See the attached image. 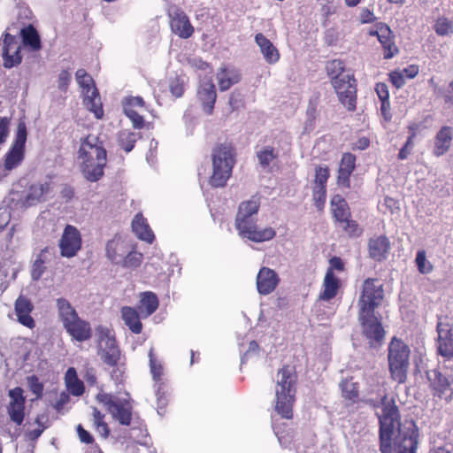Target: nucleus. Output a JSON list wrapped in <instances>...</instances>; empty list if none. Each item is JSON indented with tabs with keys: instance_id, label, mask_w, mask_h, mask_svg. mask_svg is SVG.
<instances>
[{
	"instance_id": "1",
	"label": "nucleus",
	"mask_w": 453,
	"mask_h": 453,
	"mask_svg": "<svg viewBox=\"0 0 453 453\" xmlns=\"http://www.w3.org/2000/svg\"><path fill=\"white\" fill-rule=\"evenodd\" d=\"M259 207L260 198L257 196H253L250 199L240 203L235 217V228L240 236L254 242L270 241L276 235V231L271 226L263 229L257 227L252 216L258 212Z\"/></svg>"
},
{
	"instance_id": "2",
	"label": "nucleus",
	"mask_w": 453,
	"mask_h": 453,
	"mask_svg": "<svg viewBox=\"0 0 453 453\" xmlns=\"http://www.w3.org/2000/svg\"><path fill=\"white\" fill-rule=\"evenodd\" d=\"M365 403L374 409L381 405L382 412L381 414H377L379 419L380 451L381 453H392V441L395 430L396 426L401 423L400 411L395 399H388V395H384L380 402L369 399L365 400Z\"/></svg>"
},
{
	"instance_id": "3",
	"label": "nucleus",
	"mask_w": 453,
	"mask_h": 453,
	"mask_svg": "<svg viewBox=\"0 0 453 453\" xmlns=\"http://www.w3.org/2000/svg\"><path fill=\"white\" fill-rule=\"evenodd\" d=\"M79 157L82 160L81 172L88 181L95 182L103 177L107 153L97 136L88 134L81 141Z\"/></svg>"
},
{
	"instance_id": "4",
	"label": "nucleus",
	"mask_w": 453,
	"mask_h": 453,
	"mask_svg": "<svg viewBox=\"0 0 453 453\" xmlns=\"http://www.w3.org/2000/svg\"><path fill=\"white\" fill-rule=\"evenodd\" d=\"M212 173L209 183L213 188H223L230 179L236 163V151L230 142L217 144L211 153Z\"/></svg>"
},
{
	"instance_id": "5",
	"label": "nucleus",
	"mask_w": 453,
	"mask_h": 453,
	"mask_svg": "<svg viewBox=\"0 0 453 453\" xmlns=\"http://www.w3.org/2000/svg\"><path fill=\"white\" fill-rule=\"evenodd\" d=\"M58 319L65 332L76 342H83L92 337V327L90 323L82 319L71 303L59 297L56 300Z\"/></svg>"
},
{
	"instance_id": "6",
	"label": "nucleus",
	"mask_w": 453,
	"mask_h": 453,
	"mask_svg": "<svg viewBox=\"0 0 453 453\" xmlns=\"http://www.w3.org/2000/svg\"><path fill=\"white\" fill-rule=\"evenodd\" d=\"M410 348L401 339L394 337L388 352V362L390 378L398 384H403L407 380L409 369Z\"/></svg>"
},
{
	"instance_id": "7",
	"label": "nucleus",
	"mask_w": 453,
	"mask_h": 453,
	"mask_svg": "<svg viewBox=\"0 0 453 453\" xmlns=\"http://www.w3.org/2000/svg\"><path fill=\"white\" fill-rule=\"evenodd\" d=\"M75 76L77 83L82 88L84 105L89 111L94 113L97 119H103L104 115L103 104L93 78L85 69H78Z\"/></svg>"
},
{
	"instance_id": "8",
	"label": "nucleus",
	"mask_w": 453,
	"mask_h": 453,
	"mask_svg": "<svg viewBox=\"0 0 453 453\" xmlns=\"http://www.w3.org/2000/svg\"><path fill=\"white\" fill-rule=\"evenodd\" d=\"M96 398L120 425L131 424L133 407L129 401L107 393H99Z\"/></svg>"
},
{
	"instance_id": "9",
	"label": "nucleus",
	"mask_w": 453,
	"mask_h": 453,
	"mask_svg": "<svg viewBox=\"0 0 453 453\" xmlns=\"http://www.w3.org/2000/svg\"><path fill=\"white\" fill-rule=\"evenodd\" d=\"M384 298L383 285L376 278H367L364 280L358 298L359 311L375 312Z\"/></svg>"
},
{
	"instance_id": "10",
	"label": "nucleus",
	"mask_w": 453,
	"mask_h": 453,
	"mask_svg": "<svg viewBox=\"0 0 453 453\" xmlns=\"http://www.w3.org/2000/svg\"><path fill=\"white\" fill-rule=\"evenodd\" d=\"M339 102L349 111H355L357 101V82L353 73H347L344 78L331 84Z\"/></svg>"
},
{
	"instance_id": "11",
	"label": "nucleus",
	"mask_w": 453,
	"mask_h": 453,
	"mask_svg": "<svg viewBox=\"0 0 453 453\" xmlns=\"http://www.w3.org/2000/svg\"><path fill=\"white\" fill-rule=\"evenodd\" d=\"M398 435L395 442L398 453H416L418 445V428L413 420H406L396 426Z\"/></svg>"
},
{
	"instance_id": "12",
	"label": "nucleus",
	"mask_w": 453,
	"mask_h": 453,
	"mask_svg": "<svg viewBox=\"0 0 453 453\" xmlns=\"http://www.w3.org/2000/svg\"><path fill=\"white\" fill-rule=\"evenodd\" d=\"M368 35L377 37L382 48L384 59H391L399 54V48L395 43V35L388 25L377 23L376 28L370 29Z\"/></svg>"
},
{
	"instance_id": "13",
	"label": "nucleus",
	"mask_w": 453,
	"mask_h": 453,
	"mask_svg": "<svg viewBox=\"0 0 453 453\" xmlns=\"http://www.w3.org/2000/svg\"><path fill=\"white\" fill-rule=\"evenodd\" d=\"M437 353L446 359L453 358V325L447 320L439 319L436 325Z\"/></svg>"
},
{
	"instance_id": "14",
	"label": "nucleus",
	"mask_w": 453,
	"mask_h": 453,
	"mask_svg": "<svg viewBox=\"0 0 453 453\" xmlns=\"http://www.w3.org/2000/svg\"><path fill=\"white\" fill-rule=\"evenodd\" d=\"M358 319L363 327V333L371 344L380 343L383 341L385 331L374 312L359 311Z\"/></svg>"
},
{
	"instance_id": "15",
	"label": "nucleus",
	"mask_w": 453,
	"mask_h": 453,
	"mask_svg": "<svg viewBox=\"0 0 453 453\" xmlns=\"http://www.w3.org/2000/svg\"><path fill=\"white\" fill-rule=\"evenodd\" d=\"M426 377L429 382V388L434 398L445 399L449 401L451 399L450 393L452 388V380L445 376L440 370L433 369L426 372Z\"/></svg>"
},
{
	"instance_id": "16",
	"label": "nucleus",
	"mask_w": 453,
	"mask_h": 453,
	"mask_svg": "<svg viewBox=\"0 0 453 453\" xmlns=\"http://www.w3.org/2000/svg\"><path fill=\"white\" fill-rule=\"evenodd\" d=\"M27 141V129L25 126L19 125L13 144L4 156V165L11 171L16 168L24 159L25 143Z\"/></svg>"
},
{
	"instance_id": "17",
	"label": "nucleus",
	"mask_w": 453,
	"mask_h": 453,
	"mask_svg": "<svg viewBox=\"0 0 453 453\" xmlns=\"http://www.w3.org/2000/svg\"><path fill=\"white\" fill-rule=\"evenodd\" d=\"M20 387H16L8 392L10 402L6 407L11 421L20 426L25 418L26 397Z\"/></svg>"
},
{
	"instance_id": "18",
	"label": "nucleus",
	"mask_w": 453,
	"mask_h": 453,
	"mask_svg": "<svg viewBox=\"0 0 453 453\" xmlns=\"http://www.w3.org/2000/svg\"><path fill=\"white\" fill-rule=\"evenodd\" d=\"M59 248L62 257H73L81 248V237L79 230L67 225L59 241Z\"/></svg>"
},
{
	"instance_id": "19",
	"label": "nucleus",
	"mask_w": 453,
	"mask_h": 453,
	"mask_svg": "<svg viewBox=\"0 0 453 453\" xmlns=\"http://www.w3.org/2000/svg\"><path fill=\"white\" fill-rule=\"evenodd\" d=\"M297 372L291 365H284L277 372L275 394H296Z\"/></svg>"
},
{
	"instance_id": "20",
	"label": "nucleus",
	"mask_w": 453,
	"mask_h": 453,
	"mask_svg": "<svg viewBox=\"0 0 453 453\" xmlns=\"http://www.w3.org/2000/svg\"><path fill=\"white\" fill-rule=\"evenodd\" d=\"M169 25L172 32L181 39L190 38L194 32L188 16L180 9L177 8L169 13Z\"/></svg>"
},
{
	"instance_id": "21",
	"label": "nucleus",
	"mask_w": 453,
	"mask_h": 453,
	"mask_svg": "<svg viewBox=\"0 0 453 453\" xmlns=\"http://www.w3.org/2000/svg\"><path fill=\"white\" fill-rule=\"evenodd\" d=\"M99 340L104 342L105 349L102 350L101 358L106 365L116 366L120 358V350L117 345L116 340L111 335L108 328L100 327Z\"/></svg>"
},
{
	"instance_id": "22",
	"label": "nucleus",
	"mask_w": 453,
	"mask_h": 453,
	"mask_svg": "<svg viewBox=\"0 0 453 453\" xmlns=\"http://www.w3.org/2000/svg\"><path fill=\"white\" fill-rule=\"evenodd\" d=\"M2 55L5 68H12L21 62L20 45L14 35L8 33L4 35L2 42Z\"/></svg>"
},
{
	"instance_id": "23",
	"label": "nucleus",
	"mask_w": 453,
	"mask_h": 453,
	"mask_svg": "<svg viewBox=\"0 0 453 453\" xmlns=\"http://www.w3.org/2000/svg\"><path fill=\"white\" fill-rule=\"evenodd\" d=\"M130 248L131 245L126 238L119 234H115L106 243V257L112 264L119 265Z\"/></svg>"
},
{
	"instance_id": "24",
	"label": "nucleus",
	"mask_w": 453,
	"mask_h": 453,
	"mask_svg": "<svg viewBox=\"0 0 453 453\" xmlns=\"http://www.w3.org/2000/svg\"><path fill=\"white\" fill-rule=\"evenodd\" d=\"M356 156L350 152L342 154L337 171V185L344 188H350V176L356 169Z\"/></svg>"
},
{
	"instance_id": "25",
	"label": "nucleus",
	"mask_w": 453,
	"mask_h": 453,
	"mask_svg": "<svg viewBox=\"0 0 453 453\" xmlns=\"http://www.w3.org/2000/svg\"><path fill=\"white\" fill-rule=\"evenodd\" d=\"M14 311L19 324L29 329L35 327V321L31 316L34 304L28 297L20 295L15 301Z\"/></svg>"
},
{
	"instance_id": "26",
	"label": "nucleus",
	"mask_w": 453,
	"mask_h": 453,
	"mask_svg": "<svg viewBox=\"0 0 453 453\" xmlns=\"http://www.w3.org/2000/svg\"><path fill=\"white\" fill-rule=\"evenodd\" d=\"M453 143V129L451 127L443 126L435 134L433 145V155L441 157L449 151Z\"/></svg>"
},
{
	"instance_id": "27",
	"label": "nucleus",
	"mask_w": 453,
	"mask_h": 453,
	"mask_svg": "<svg viewBox=\"0 0 453 453\" xmlns=\"http://www.w3.org/2000/svg\"><path fill=\"white\" fill-rule=\"evenodd\" d=\"M197 97L202 104L203 111L211 114L217 98L216 88L211 79L203 81L198 88Z\"/></svg>"
},
{
	"instance_id": "28",
	"label": "nucleus",
	"mask_w": 453,
	"mask_h": 453,
	"mask_svg": "<svg viewBox=\"0 0 453 453\" xmlns=\"http://www.w3.org/2000/svg\"><path fill=\"white\" fill-rule=\"evenodd\" d=\"M280 279L277 273L268 267H262L257 276V288L261 295H268L272 293L276 287Z\"/></svg>"
},
{
	"instance_id": "29",
	"label": "nucleus",
	"mask_w": 453,
	"mask_h": 453,
	"mask_svg": "<svg viewBox=\"0 0 453 453\" xmlns=\"http://www.w3.org/2000/svg\"><path fill=\"white\" fill-rule=\"evenodd\" d=\"M342 288L341 280L331 270H326L323 283L322 289L319 294V300L328 302L334 299Z\"/></svg>"
},
{
	"instance_id": "30",
	"label": "nucleus",
	"mask_w": 453,
	"mask_h": 453,
	"mask_svg": "<svg viewBox=\"0 0 453 453\" xmlns=\"http://www.w3.org/2000/svg\"><path fill=\"white\" fill-rule=\"evenodd\" d=\"M390 250V242L386 235H379L368 241V253L371 258L381 262L385 260Z\"/></svg>"
},
{
	"instance_id": "31",
	"label": "nucleus",
	"mask_w": 453,
	"mask_h": 453,
	"mask_svg": "<svg viewBox=\"0 0 453 453\" xmlns=\"http://www.w3.org/2000/svg\"><path fill=\"white\" fill-rule=\"evenodd\" d=\"M296 394H275V411L285 419L294 418V405Z\"/></svg>"
},
{
	"instance_id": "32",
	"label": "nucleus",
	"mask_w": 453,
	"mask_h": 453,
	"mask_svg": "<svg viewBox=\"0 0 453 453\" xmlns=\"http://www.w3.org/2000/svg\"><path fill=\"white\" fill-rule=\"evenodd\" d=\"M132 229L136 236L150 244L155 240L153 231L142 213H137L132 221Z\"/></svg>"
},
{
	"instance_id": "33",
	"label": "nucleus",
	"mask_w": 453,
	"mask_h": 453,
	"mask_svg": "<svg viewBox=\"0 0 453 453\" xmlns=\"http://www.w3.org/2000/svg\"><path fill=\"white\" fill-rule=\"evenodd\" d=\"M255 42L259 46L261 53L269 64H275L280 59V52L273 42L262 33L255 36Z\"/></svg>"
},
{
	"instance_id": "34",
	"label": "nucleus",
	"mask_w": 453,
	"mask_h": 453,
	"mask_svg": "<svg viewBox=\"0 0 453 453\" xmlns=\"http://www.w3.org/2000/svg\"><path fill=\"white\" fill-rule=\"evenodd\" d=\"M330 211L335 224L351 215V210L347 201L339 194L332 196L330 200Z\"/></svg>"
},
{
	"instance_id": "35",
	"label": "nucleus",
	"mask_w": 453,
	"mask_h": 453,
	"mask_svg": "<svg viewBox=\"0 0 453 453\" xmlns=\"http://www.w3.org/2000/svg\"><path fill=\"white\" fill-rule=\"evenodd\" d=\"M142 135L140 132L122 129L117 134V143L126 153H129L134 148L136 142L142 139Z\"/></svg>"
},
{
	"instance_id": "36",
	"label": "nucleus",
	"mask_w": 453,
	"mask_h": 453,
	"mask_svg": "<svg viewBox=\"0 0 453 453\" xmlns=\"http://www.w3.org/2000/svg\"><path fill=\"white\" fill-rule=\"evenodd\" d=\"M120 311L121 318L129 330L135 334H141L142 331V323L140 320L138 311L130 306L122 307Z\"/></svg>"
},
{
	"instance_id": "37",
	"label": "nucleus",
	"mask_w": 453,
	"mask_h": 453,
	"mask_svg": "<svg viewBox=\"0 0 453 453\" xmlns=\"http://www.w3.org/2000/svg\"><path fill=\"white\" fill-rule=\"evenodd\" d=\"M22 43L32 51H39L42 49L40 35L33 25H28L20 30Z\"/></svg>"
},
{
	"instance_id": "38",
	"label": "nucleus",
	"mask_w": 453,
	"mask_h": 453,
	"mask_svg": "<svg viewBox=\"0 0 453 453\" xmlns=\"http://www.w3.org/2000/svg\"><path fill=\"white\" fill-rule=\"evenodd\" d=\"M65 383L67 390L75 396L83 395L85 387L83 382L78 378L74 367H69L65 374Z\"/></svg>"
},
{
	"instance_id": "39",
	"label": "nucleus",
	"mask_w": 453,
	"mask_h": 453,
	"mask_svg": "<svg viewBox=\"0 0 453 453\" xmlns=\"http://www.w3.org/2000/svg\"><path fill=\"white\" fill-rule=\"evenodd\" d=\"M241 73L237 70L221 68L218 73V83L221 91L229 89L241 81Z\"/></svg>"
},
{
	"instance_id": "40",
	"label": "nucleus",
	"mask_w": 453,
	"mask_h": 453,
	"mask_svg": "<svg viewBox=\"0 0 453 453\" xmlns=\"http://www.w3.org/2000/svg\"><path fill=\"white\" fill-rule=\"evenodd\" d=\"M158 308V299L156 294L147 291L142 294L139 309L146 316L153 314Z\"/></svg>"
},
{
	"instance_id": "41",
	"label": "nucleus",
	"mask_w": 453,
	"mask_h": 453,
	"mask_svg": "<svg viewBox=\"0 0 453 453\" xmlns=\"http://www.w3.org/2000/svg\"><path fill=\"white\" fill-rule=\"evenodd\" d=\"M326 72L330 79V83L344 78L345 63L341 59H333L326 64Z\"/></svg>"
},
{
	"instance_id": "42",
	"label": "nucleus",
	"mask_w": 453,
	"mask_h": 453,
	"mask_svg": "<svg viewBox=\"0 0 453 453\" xmlns=\"http://www.w3.org/2000/svg\"><path fill=\"white\" fill-rule=\"evenodd\" d=\"M336 224L341 226L342 232L349 238H357L363 234V228L352 219V215L344 218V219L340 220Z\"/></svg>"
},
{
	"instance_id": "43",
	"label": "nucleus",
	"mask_w": 453,
	"mask_h": 453,
	"mask_svg": "<svg viewBox=\"0 0 453 453\" xmlns=\"http://www.w3.org/2000/svg\"><path fill=\"white\" fill-rule=\"evenodd\" d=\"M50 248L45 247L38 254L36 259L32 265L31 275L34 280H39L44 273L46 267L45 263L47 261L46 254L50 251Z\"/></svg>"
},
{
	"instance_id": "44",
	"label": "nucleus",
	"mask_w": 453,
	"mask_h": 453,
	"mask_svg": "<svg viewBox=\"0 0 453 453\" xmlns=\"http://www.w3.org/2000/svg\"><path fill=\"white\" fill-rule=\"evenodd\" d=\"M93 426L96 431L104 439L110 435V428L104 421V414H103L96 407L93 408Z\"/></svg>"
},
{
	"instance_id": "45",
	"label": "nucleus",
	"mask_w": 453,
	"mask_h": 453,
	"mask_svg": "<svg viewBox=\"0 0 453 453\" xmlns=\"http://www.w3.org/2000/svg\"><path fill=\"white\" fill-rule=\"evenodd\" d=\"M142 259V254L131 246L119 265L124 268H137L141 265Z\"/></svg>"
},
{
	"instance_id": "46",
	"label": "nucleus",
	"mask_w": 453,
	"mask_h": 453,
	"mask_svg": "<svg viewBox=\"0 0 453 453\" xmlns=\"http://www.w3.org/2000/svg\"><path fill=\"white\" fill-rule=\"evenodd\" d=\"M329 177L330 170L327 165L316 166L312 188H326Z\"/></svg>"
},
{
	"instance_id": "47",
	"label": "nucleus",
	"mask_w": 453,
	"mask_h": 453,
	"mask_svg": "<svg viewBox=\"0 0 453 453\" xmlns=\"http://www.w3.org/2000/svg\"><path fill=\"white\" fill-rule=\"evenodd\" d=\"M341 386L343 398L349 400L352 403H356L358 400L359 390L357 382H352L346 380L342 382Z\"/></svg>"
},
{
	"instance_id": "48",
	"label": "nucleus",
	"mask_w": 453,
	"mask_h": 453,
	"mask_svg": "<svg viewBox=\"0 0 453 453\" xmlns=\"http://www.w3.org/2000/svg\"><path fill=\"white\" fill-rule=\"evenodd\" d=\"M434 29L440 36H448L453 34V22L446 17L436 19Z\"/></svg>"
},
{
	"instance_id": "49",
	"label": "nucleus",
	"mask_w": 453,
	"mask_h": 453,
	"mask_svg": "<svg viewBox=\"0 0 453 453\" xmlns=\"http://www.w3.org/2000/svg\"><path fill=\"white\" fill-rule=\"evenodd\" d=\"M150 368L153 380L161 383L162 376L164 374L163 365L154 354V349L151 348L149 351Z\"/></svg>"
},
{
	"instance_id": "50",
	"label": "nucleus",
	"mask_w": 453,
	"mask_h": 453,
	"mask_svg": "<svg viewBox=\"0 0 453 453\" xmlns=\"http://www.w3.org/2000/svg\"><path fill=\"white\" fill-rule=\"evenodd\" d=\"M49 191V184L37 183L30 187L29 192L27 196L28 201H40L44 195Z\"/></svg>"
},
{
	"instance_id": "51",
	"label": "nucleus",
	"mask_w": 453,
	"mask_h": 453,
	"mask_svg": "<svg viewBox=\"0 0 453 453\" xmlns=\"http://www.w3.org/2000/svg\"><path fill=\"white\" fill-rule=\"evenodd\" d=\"M415 263L418 272L422 274H427L433 271V265L426 259V254L424 250H420L417 252Z\"/></svg>"
},
{
	"instance_id": "52",
	"label": "nucleus",
	"mask_w": 453,
	"mask_h": 453,
	"mask_svg": "<svg viewBox=\"0 0 453 453\" xmlns=\"http://www.w3.org/2000/svg\"><path fill=\"white\" fill-rule=\"evenodd\" d=\"M27 382L30 391L35 395V398H42L43 395L44 385L39 380V378L36 375L27 376Z\"/></svg>"
},
{
	"instance_id": "53",
	"label": "nucleus",
	"mask_w": 453,
	"mask_h": 453,
	"mask_svg": "<svg viewBox=\"0 0 453 453\" xmlns=\"http://www.w3.org/2000/svg\"><path fill=\"white\" fill-rule=\"evenodd\" d=\"M259 164L266 167L270 163L277 157V154L274 153V149L271 146L265 147L262 150L257 153Z\"/></svg>"
},
{
	"instance_id": "54",
	"label": "nucleus",
	"mask_w": 453,
	"mask_h": 453,
	"mask_svg": "<svg viewBox=\"0 0 453 453\" xmlns=\"http://www.w3.org/2000/svg\"><path fill=\"white\" fill-rule=\"evenodd\" d=\"M312 201L317 210L322 211L326 201V188H312Z\"/></svg>"
},
{
	"instance_id": "55",
	"label": "nucleus",
	"mask_w": 453,
	"mask_h": 453,
	"mask_svg": "<svg viewBox=\"0 0 453 453\" xmlns=\"http://www.w3.org/2000/svg\"><path fill=\"white\" fill-rule=\"evenodd\" d=\"M409 132H410V135L407 138L405 144L402 147V149L400 150V151L398 153V159H400V160H403L408 157V156L411 154V151L414 145L413 140L416 136V134H415L413 126L409 127Z\"/></svg>"
},
{
	"instance_id": "56",
	"label": "nucleus",
	"mask_w": 453,
	"mask_h": 453,
	"mask_svg": "<svg viewBox=\"0 0 453 453\" xmlns=\"http://www.w3.org/2000/svg\"><path fill=\"white\" fill-rule=\"evenodd\" d=\"M123 111H127L128 109L136 110V108H144L145 102L142 96H127L122 101Z\"/></svg>"
},
{
	"instance_id": "57",
	"label": "nucleus",
	"mask_w": 453,
	"mask_h": 453,
	"mask_svg": "<svg viewBox=\"0 0 453 453\" xmlns=\"http://www.w3.org/2000/svg\"><path fill=\"white\" fill-rule=\"evenodd\" d=\"M124 113L130 119L134 129L141 130L145 127L144 118L136 110L128 109Z\"/></svg>"
},
{
	"instance_id": "58",
	"label": "nucleus",
	"mask_w": 453,
	"mask_h": 453,
	"mask_svg": "<svg viewBox=\"0 0 453 453\" xmlns=\"http://www.w3.org/2000/svg\"><path fill=\"white\" fill-rule=\"evenodd\" d=\"M169 89L173 96L179 98L184 94V82L180 77H175L170 81Z\"/></svg>"
},
{
	"instance_id": "59",
	"label": "nucleus",
	"mask_w": 453,
	"mask_h": 453,
	"mask_svg": "<svg viewBox=\"0 0 453 453\" xmlns=\"http://www.w3.org/2000/svg\"><path fill=\"white\" fill-rule=\"evenodd\" d=\"M35 423L38 426L35 429L27 431L25 434V437L30 441H36L46 428V426L41 422L39 417L35 418Z\"/></svg>"
},
{
	"instance_id": "60",
	"label": "nucleus",
	"mask_w": 453,
	"mask_h": 453,
	"mask_svg": "<svg viewBox=\"0 0 453 453\" xmlns=\"http://www.w3.org/2000/svg\"><path fill=\"white\" fill-rule=\"evenodd\" d=\"M72 81V75L67 70H62L58 78V88L62 92H66Z\"/></svg>"
},
{
	"instance_id": "61",
	"label": "nucleus",
	"mask_w": 453,
	"mask_h": 453,
	"mask_svg": "<svg viewBox=\"0 0 453 453\" xmlns=\"http://www.w3.org/2000/svg\"><path fill=\"white\" fill-rule=\"evenodd\" d=\"M76 431H77L78 437L81 442L88 444V445L96 444L93 435L88 431H87L82 426V425L79 424L76 426Z\"/></svg>"
},
{
	"instance_id": "62",
	"label": "nucleus",
	"mask_w": 453,
	"mask_h": 453,
	"mask_svg": "<svg viewBox=\"0 0 453 453\" xmlns=\"http://www.w3.org/2000/svg\"><path fill=\"white\" fill-rule=\"evenodd\" d=\"M388 80L396 88H402L405 84L403 73L400 71H392L388 74Z\"/></svg>"
},
{
	"instance_id": "63",
	"label": "nucleus",
	"mask_w": 453,
	"mask_h": 453,
	"mask_svg": "<svg viewBox=\"0 0 453 453\" xmlns=\"http://www.w3.org/2000/svg\"><path fill=\"white\" fill-rule=\"evenodd\" d=\"M375 91L380 102L389 99L388 87L386 83L378 82L375 86Z\"/></svg>"
},
{
	"instance_id": "64",
	"label": "nucleus",
	"mask_w": 453,
	"mask_h": 453,
	"mask_svg": "<svg viewBox=\"0 0 453 453\" xmlns=\"http://www.w3.org/2000/svg\"><path fill=\"white\" fill-rule=\"evenodd\" d=\"M380 103H381V104H380V111H381V115L383 117V119L386 122L391 121V119H392V113H391V106H390L389 99L383 100Z\"/></svg>"
}]
</instances>
